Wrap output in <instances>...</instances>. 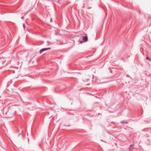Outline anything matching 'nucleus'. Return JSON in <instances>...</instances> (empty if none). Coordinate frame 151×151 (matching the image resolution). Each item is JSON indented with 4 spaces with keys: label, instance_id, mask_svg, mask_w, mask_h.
<instances>
[{
    "label": "nucleus",
    "instance_id": "f257e3e1",
    "mask_svg": "<svg viewBox=\"0 0 151 151\" xmlns=\"http://www.w3.org/2000/svg\"><path fill=\"white\" fill-rule=\"evenodd\" d=\"M50 49V48H44L42 49L40 51V53H41L42 52L44 51L47 50L49 49Z\"/></svg>",
    "mask_w": 151,
    "mask_h": 151
},
{
    "label": "nucleus",
    "instance_id": "f03ea898",
    "mask_svg": "<svg viewBox=\"0 0 151 151\" xmlns=\"http://www.w3.org/2000/svg\"><path fill=\"white\" fill-rule=\"evenodd\" d=\"M88 38L87 36L83 37V40L84 42H86L87 41Z\"/></svg>",
    "mask_w": 151,
    "mask_h": 151
},
{
    "label": "nucleus",
    "instance_id": "7ed1b4c3",
    "mask_svg": "<svg viewBox=\"0 0 151 151\" xmlns=\"http://www.w3.org/2000/svg\"><path fill=\"white\" fill-rule=\"evenodd\" d=\"M83 42L81 41H80V43L81 44H82Z\"/></svg>",
    "mask_w": 151,
    "mask_h": 151
},
{
    "label": "nucleus",
    "instance_id": "20e7f679",
    "mask_svg": "<svg viewBox=\"0 0 151 151\" xmlns=\"http://www.w3.org/2000/svg\"><path fill=\"white\" fill-rule=\"evenodd\" d=\"M132 147H130V150H132Z\"/></svg>",
    "mask_w": 151,
    "mask_h": 151
},
{
    "label": "nucleus",
    "instance_id": "39448f33",
    "mask_svg": "<svg viewBox=\"0 0 151 151\" xmlns=\"http://www.w3.org/2000/svg\"><path fill=\"white\" fill-rule=\"evenodd\" d=\"M146 59H147V60L149 59V58L148 57H146Z\"/></svg>",
    "mask_w": 151,
    "mask_h": 151
},
{
    "label": "nucleus",
    "instance_id": "423d86ee",
    "mask_svg": "<svg viewBox=\"0 0 151 151\" xmlns=\"http://www.w3.org/2000/svg\"><path fill=\"white\" fill-rule=\"evenodd\" d=\"M21 18L22 19H23V17H21Z\"/></svg>",
    "mask_w": 151,
    "mask_h": 151
}]
</instances>
